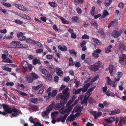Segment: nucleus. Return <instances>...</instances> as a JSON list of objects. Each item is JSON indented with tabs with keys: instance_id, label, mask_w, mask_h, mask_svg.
Instances as JSON below:
<instances>
[{
	"instance_id": "c756f323",
	"label": "nucleus",
	"mask_w": 126,
	"mask_h": 126,
	"mask_svg": "<svg viewBox=\"0 0 126 126\" xmlns=\"http://www.w3.org/2000/svg\"><path fill=\"white\" fill-rule=\"evenodd\" d=\"M109 14V13L106 10H105L103 12V15L101 16V18H104L106 16L108 15Z\"/></svg>"
},
{
	"instance_id": "423d86ee",
	"label": "nucleus",
	"mask_w": 126,
	"mask_h": 126,
	"mask_svg": "<svg viewBox=\"0 0 126 126\" xmlns=\"http://www.w3.org/2000/svg\"><path fill=\"white\" fill-rule=\"evenodd\" d=\"M10 113L11 114V116L12 117L17 116L19 114V112L18 111L17 109L14 108L12 109V111Z\"/></svg>"
},
{
	"instance_id": "f257e3e1",
	"label": "nucleus",
	"mask_w": 126,
	"mask_h": 126,
	"mask_svg": "<svg viewBox=\"0 0 126 126\" xmlns=\"http://www.w3.org/2000/svg\"><path fill=\"white\" fill-rule=\"evenodd\" d=\"M69 90L68 87L66 88L63 92V94H60L56 97L57 99H61L60 103L62 105H63L66 104L67 102V96L65 95L67 93Z\"/></svg>"
},
{
	"instance_id": "f3484780",
	"label": "nucleus",
	"mask_w": 126,
	"mask_h": 126,
	"mask_svg": "<svg viewBox=\"0 0 126 126\" xmlns=\"http://www.w3.org/2000/svg\"><path fill=\"white\" fill-rule=\"evenodd\" d=\"M104 120L106 121L108 124L111 123L115 120L114 118L113 117H110Z\"/></svg>"
},
{
	"instance_id": "09e8293b",
	"label": "nucleus",
	"mask_w": 126,
	"mask_h": 126,
	"mask_svg": "<svg viewBox=\"0 0 126 126\" xmlns=\"http://www.w3.org/2000/svg\"><path fill=\"white\" fill-rule=\"evenodd\" d=\"M36 52L37 53H41L43 52V50L42 49H37L36 50Z\"/></svg>"
},
{
	"instance_id": "338daca9",
	"label": "nucleus",
	"mask_w": 126,
	"mask_h": 126,
	"mask_svg": "<svg viewBox=\"0 0 126 126\" xmlns=\"http://www.w3.org/2000/svg\"><path fill=\"white\" fill-rule=\"evenodd\" d=\"M14 22L16 23L17 24H22V21L18 19H16L15 20Z\"/></svg>"
},
{
	"instance_id": "f03ea898",
	"label": "nucleus",
	"mask_w": 126,
	"mask_h": 126,
	"mask_svg": "<svg viewBox=\"0 0 126 126\" xmlns=\"http://www.w3.org/2000/svg\"><path fill=\"white\" fill-rule=\"evenodd\" d=\"M71 103V102L69 101L66 104V107L67 108L66 109L64 110L63 108H62L60 110L59 112L62 114L65 113L68 114L71 111V110L73 108V105H69V104Z\"/></svg>"
},
{
	"instance_id": "9d476101",
	"label": "nucleus",
	"mask_w": 126,
	"mask_h": 126,
	"mask_svg": "<svg viewBox=\"0 0 126 126\" xmlns=\"http://www.w3.org/2000/svg\"><path fill=\"white\" fill-rule=\"evenodd\" d=\"M88 68L89 69L93 71H97L99 69V67L95 63L89 66Z\"/></svg>"
},
{
	"instance_id": "3c124183",
	"label": "nucleus",
	"mask_w": 126,
	"mask_h": 126,
	"mask_svg": "<svg viewBox=\"0 0 126 126\" xmlns=\"http://www.w3.org/2000/svg\"><path fill=\"white\" fill-rule=\"evenodd\" d=\"M116 85L117 83L115 81H112V82L111 83V86L113 87H116Z\"/></svg>"
},
{
	"instance_id": "a19ab883",
	"label": "nucleus",
	"mask_w": 126,
	"mask_h": 126,
	"mask_svg": "<svg viewBox=\"0 0 126 126\" xmlns=\"http://www.w3.org/2000/svg\"><path fill=\"white\" fill-rule=\"evenodd\" d=\"M49 4L52 7H54L56 6V3L54 2H49Z\"/></svg>"
},
{
	"instance_id": "72a5a7b5",
	"label": "nucleus",
	"mask_w": 126,
	"mask_h": 126,
	"mask_svg": "<svg viewBox=\"0 0 126 126\" xmlns=\"http://www.w3.org/2000/svg\"><path fill=\"white\" fill-rule=\"evenodd\" d=\"M19 9L22 11H26L27 9V8L26 7L24 6L23 5H20Z\"/></svg>"
},
{
	"instance_id": "473e14b6",
	"label": "nucleus",
	"mask_w": 126,
	"mask_h": 126,
	"mask_svg": "<svg viewBox=\"0 0 126 126\" xmlns=\"http://www.w3.org/2000/svg\"><path fill=\"white\" fill-rule=\"evenodd\" d=\"M111 0H106L105 1V4L106 6H108L109 5L111 2Z\"/></svg>"
},
{
	"instance_id": "f704fd0d",
	"label": "nucleus",
	"mask_w": 126,
	"mask_h": 126,
	"mask_svg": "<svg viewBox=\"0 0 126 126\" xmlns=\"http://www.w3.org/2000/svg\"><path fill=\"white\" fill-rule=\"evenodd\" d=\"M89 102L90 103L92 104L95 102L94 99L93 97H90L89 99Z\"/></svg>"
},
{
	"instance_id": "dca6fc26",
	"label": "nucleus",
	"mask_w": 126,
	"mask_h": 126,
	"mask_svg": "<svg viewBox=\"0 0 126 126\" xmlns=\"http://www.w3.org/2000/svg\"><path fill=\"white\" fill-rule=\"evenodd\" d=\"M118 48L121 51L124 50H125L126 47L123 43H121L119 45Z\"/></svg>"
},
{
	"instance_id": "20e7f679",
	"label": "nucleus",
	"mask_w": 126,
	"mask_h": 126,
	"mask_svg": "<svg viewBox=\"0 0 126 126\" xmlns=\"http://www.w3.org/2000/svg\"><path fill=\"white\" fill-rule=\"evenodd\" d=\"M57 92L56 90H54L53 91L52 94L51 92H50L47 94L46 95L44 96V98L47 99H48L50 98V96L52 97H54L56 95Z\"/></svg>"
},
{
	"instance_id": "864d4df0",
	"label": "nucleus",
	"mask_w": 126,
	"mask_h": 126,
	"mask_svg": "<svg viewBox=\"0 0 126 126\" xmlns=\"http://www.w3.org/2000/svg\"><path fill=\"white\" fill-rule=\"evenodd\" d=\"M87 100V98H84L83 100L81 102V104H85V105L86 104Z\"/></svg>"
},
{
	"instance_id": "5701e85b",
	"label": "nucleus",
	"mask_w": 126,
	"mask_h": 126,
	"mask_svg": "<svg viewBox=\"0 0 126 126\" xmlns=\"http://www.w3.org/2000/svg\"><path fill=\"white\" fill-rule=\"evenodd\" d=\"M43 84H41L36 86H32V89L34 90H37L43 86Z\"/></svg>"
},
{
	"instance_id": "bb28decb",
	"label": "nucleus",
	"mask_w": 126,
	"mask_h": 126,
	"mask_svg": "<svg viewBox=\"0 0 126 126\" xmlns=\"http://www.w3.org/2000/svg\"><path fill=\"white\" fill-rule=\"evenodd\" d=\"M41 71L42 73L46 76L49 73L47 70L45 69H43L41 70Z\"/></svg>"
},
{
	"instance_id": "412c9836",
	"label": "nucleus",
	"mask_w": 126,
	"mask_h": 126,
	"mask_svg": "<svg viewBox=\"0 0 126 126\" xmlns=\"http://www.w3.org/2000/svg\"><path fill=\"white\" fill-rule=\"evenodd\" d=\"M26 79V81L28 83H32L33 81V80L31 77L29 76H25Z\"/></svg>"
},
{
	"instance_id": "ea45409f",
	"label": "nucleus",
	"mask_w": 126,
	"mask_h": 126,
	"mask_svg": "<svg viewBox=\"0 0 126 126\" xmlns=\"http://www.w3.org/2000/svg\"><path fill=\"white\" fill-rule=\"evenodd\" d=\"M49 112L48 111H47V110L46 111H44L42 113V116L43 117H45L48 115V113Z\"/></svg>"
},
{
	"instance_id": "a878e982",
	"label": "nucleus",
	"mask_w": 126,
	"mask_h": 126,
	"mask_svg": "<svg viewBox=\"0 0 126 126\" xmlns=\"http://www.w3.org/2000/svg\"><path fill=\"white\" fill-rule=\"evenodd\" d=\"M33 64L34 65H36L37 63L39 65L41 64V63L40 61V60L36 58L34 59L33 60Z\"/></svg>"
},
{
	"instance_id": "4d7b16f0",
	"label": "nucleus",
	"mask_w": 126,
	"mask_h": 126,
	"mask_svg": "<svg viewBox=\"0 0 126 126\" xmlns=\"http://www.w3.org/2000/svg\"><path fill=\"white\" fill-rule=\"evenodd\" d=\"M106 78L108 80V84L110 85H111V83L112 82V81L111 80V79L109 77H107Z\"/></svg>"
},
{
	"instance_id": "aec40b11",
	"label": "nucleus",
	"mask_w": 126,
	"mask_h": 126,
	"mask_svg": "<svg viewBox=\"0 0 126 126\" xmlns=\"http://www.w3.org/2000/svg\"><path fill=\"white\" fill-rule=\"evenodd\" d=\"M118 76L117 78H115L114 80L115 81H119L120 80V78L122 77L123 75L122 73L120 72H118Z\"/></svg>"
},
{
	"instance_id": "de8ad7c7",
	"label": "nucleus",
	"mask_w": 126,
	"mask_h": 126,
	"mask_svg": "<svg viewBox=\"0 0 126 126\" xmlns=\"http://www.w3.org/2000/svg\"><path fill=\"white\" fill-rule=\"evenodd\" d=\"M36 45L39 47H43L42 44L39 42L38 41H36Z\"/></svg>"
},
{
	"instance_id": "2f4dec72",
	"label": "nucleus",
	"mask_w": 126,
	"mask_h": 126,
	"mask_svg": "<svg viewBox=\"0 0 126 126\" xmlns=\"http://www.w3.org/2000/svg\"><path fill=\"white\" fill-rule=\"evenodd\" d=\"M28 47V46L25 44H19V48H25L27 47Z\"/></svg>"
},
{
	"instance_id": "603ef678",
	"label": "nucleus",
	"mask_w": 126,
	"mask_h": 126,
	"mask_svg": "<svg viewBox=\"0 0 126 126\" xmlns=\"http://www.w3.org/2000/svg\"><path fill=\"white\" fill-rule=\"evenodd\" d=\"M69 51L71 54H73L75 55H76L77 54V52L75 51L74 49L70 50Z\"/></svg>"
},
{
	"instance_id": "b1692460",
	"label": "nucleus",
	"mask_w": 126,
	"mask_h": 126,
	"mask_svg": "<svg viewBox=\"0 0 126 126\" xmlns=\"http://www.w3.org/2000/svg\"><path fill=\"white\" fill-rule=\"evenodd\" d=\"M30 76L33 80L39 78V76L37 74L34 73H32Z\"/></svg>"
},
{
	"instance_id": "69168bd1",
	"label": "nucleus",
	"mask_w": 126,
	"mask_h": 126,
	"mask_svg": "<svg viewBox=\"0 0 126 126\" xmlns=\"http://www.w3.org/2000/svg\"><path fill=\"white\" fill-rule=\"evenodd\" d=\"M92 56L94 57L97 58L99 57V55L98 54L94 52L93 53Z\"/></svg>"
},
{
	"instance_id": "6e6552de",
	"label": "nucleus",
	"mask_w": 126,
	"mask_h": 126,
	"mask_svg": "<svg viewBox=\"0 0 126 126\" xmlns=\"http://www.w3.org/2000/svg\"><path fill=\"white\" fill-rule=\"evenodd\" d=\"M68 115V114H65L64 116H62L60 117L59 118H58L57 119V121L58 122L61 121L62 122H64L67 118V117Z\"/></svg>"
},
{
	"instance_id": "4be33fe9",
	"label": "nucleus",
	"mask_w": 126,
	"mask_h": 126,
	"mask_svg": "<svg viewBox=\"0 0 126 126\" xmlns=\"http://www.w3.org/2000/svg\"><path fill=\"white\" fill-rule=\"evenodd\" d=\"M109 72L111 76L113 75V74L112 72L113 70V65H110L109 67Z\"/></svg>"
},
{
	"instance_id": "ddd939ff",
	"label": "nucleus",
	"mask_w": 126,
	"mask_h": 126,
	"mask_svg": "<svg viewBox=\"0 0 126 126\" xmlns=\"http://www.w3.org/2000/svg\"><path fill=\"white\" fill-rule=\"evenodd\" d=\"M120 110L119 109L115 110L113 111L110 110L109 111V113L110 115H114L120 113Z\"/></svg>"
},
{
	"instance_id": "c03bdc74",
	"label": "nucleus",
	"mask_w": 126,
	"mask_h": 126,
	"mask_svg": "<svg viewBox=\"0 0 126 126\" xmlns=\"http://www.w3.org/2000/svg\"><path fill=\"white\" fill-rule=\"evenodd\" d=\"M3 62H7L8 63H12V61L9 58H6L4 61H2Z\"/></svg>"
},
{
	"instance_id": "13d9d810",
	"label": "nucleus",
	"mask_w": 126,
	"mask_h": 126,
	"mask_svg": "<svg viewBox=\"0 0 126 126\" xmlns=\"http://www.w3.org/2000/svg\"><path fill=\"white\" fill-rule=\"evenodd\" d=\"M98 79V76H96L95 77V78H94L92 79L91 80V82H94L95 81L97 80V79Z\"/></svg>"
},
{
	"instance_id": "4c0bfd02",
	"label": "nucleus",
	"mask_w": 126,
	"mask_h": 126,
	"mask_svg": "<svg viewBox=\"0 0 126 126\" xmlns=\"http://www.w3.org/2000/svg\"><path fill=\"white\" fill-rule=\"evenodd\" d=\"M16 90V91L18 92V93L21 95L24 96H26L27 95V94L23 92H22L21 91L17 90Z\"/></svg>"
},
{
	"instance_id": "7ed1b4c3",
	"label": "nucleus",
	"mask_w": 126,
	"mask_h": 126,
	"mask_svg": "<svg viewBox=\"0 0 126 126\" xmlns=\"http://www.w3.org/2000/svg\"><path fill=\"white\" fill-rule=\"evenodd\" d=\"M19 44L17 41H13L10 43L11 45L8 47L14 48H18Z\"/></svg>"
},
{
	"instance_id": "0eeeda50",
	"label": "nucleus",
	"mask_w": 126,
	"mask_h": 126,
	"mask_svg": "<svg viewBox=\"0 0 126 126\" xmlns=\"http://www.w3.org/2000/svg\"><path fill=\"white\" fill-rule=\"evenodd\" d=\"M23 33L21 32H18L17 34V36L19 40L22 41L26 39V37L23 35Z\"/></svg>"
},
{
	"instance_id": "58836bf2",
	"label": "nucleus",
	"mask_w": 126,
	"mask_h": 126,
	"mask_svg": "<svg viewBox=\"0 0 126 126\" xmlns=\"http://www.w3.org/2000/svg\"><path fill=\"white\" fill-rule=\"evenodd\" d=\"M102 113L101 112H99L96 113V115L95 116V119H96L98 117L101 115Z\"/></svg>"
},
{
	"instance_id": "7c9ffc66",
	"label": "nucleus",
	"mask_w": 126,
	"mask_h": 126,
	"mask_svg": "<svg viewBox=\"0 0 126 126\" xmlns=\"http://www.w3.org/2000/svg\"><path fill=\"white\" fill-rule=\"evenodd\" d=\"M92 39L98 45H100L101 43L96 38H92Z\"/></svg>"
},
{
	"instance_id": "e2e57ef3",
	"label": "nucleus",
	"mask_w": 126,
	"mask_h": 126,
	"mask_svg": "<svg viewBox=\"0 0 126 126\" xmlns=\"http://www.w3.org/2000/svg\"><path fill=\"white\" fill-rule=\"evenodd\" d=\"M72 20L73 21H75L77 22L78 20V17L77 16H75L72 17Z\"/></svg>"
},
{
	"instance_id": "0e129e2a",
	"label": "nucleus",
	"mask_w": 126,
	"mask_h": 126,
	"mask_svg": "<svg viewBox=\"0 0 126 126\" xmlns=\"http://www.w3.org/2000/svg\"><path fill=\"white\" fill-rule=\"evenodd\" d=\"M91 24L92 25H93L96 28H97L98 26L97 24L95 21L93 22H92L91 23Z\"/></svg>"
},
{
	"instance_id": "cd10ccee",
	"label": "nucleus",
	"mask_w": 126,
	"mask_h": 126,
	"mask_svg": "<svg viewBox=\"0 0 126 126\" xmlns=\"http://www.w3.org/2000/svg\"><path fill=\"white\" fill-rule=\"evenodd\" d=\"M62 106L61 104L60 103V104L59 103L56 104L54 106V108L56 110H58L61 107V106Z\"/></svg>"
},
{
	"instance_id": "f8f14e48",
	"label": "nucleus",
	"mask_w": 126,
	"mask_h": 126,
	"mask_svg": "<svg viewBox=\"0 0 126 126\" xmlns=\"http://www.w3.org/2000/svg\"><path fill=\"white\" fill-rule=\"evenodd\" d=\"M121 34V33L120 32L116 30L113 31L112 33V36L115 38L118 37Z\"/></svg>"
},
{
	"instance_id": "e433bc0d",
	"label": "nucleus",
	"mask_w": 126,
	"mask_h": 126,
	"mask_svg": "<svg viewBox=\"0 0 126 126\" xmlns=\"http://www.w3.org/2000/svg\"><path fill=\"white\" fill-rule=\"evenodd\" d=\"M30 108L34 111L37 110H38V108L36 106H30Z\"/></svg>"
},
{
	"instance_id": "774afa93",
	"label": "nucleus",
	"mask_w": 126,
	"mask_h": 126,
	"mask_svg": "<svg viewBox=\"0 0 126 126\" xmlns=\"http://www.w3.org/2000/svg\"><path fill=\"white\" fill-rule=\"evenodd\" d=\"M53 57V56L52 55H48L46 56V58L48 59H51Z\"/></svg>"
},
{
	"instance_id": "49530a36",
	"label": "nucleus",
	"mask_w": 126,
	"mask_h": 126,
	"mask_svg": "<svg viewBox=\"0 0 126 126\" xmlns=\"http://www.w3.org/2000/svg\"><path fill=\"white\" fill-rule=\"evenodd\" d=\"M48 79L50 80L52 79V78L51 75L49 73L46 76Z\"/></svg>"
},
{
	"instance_id": "2eb2a0df",
	"label": "nucleus",
	"mask_w": 126,
	"mask_h": 126,
	"mask_svg": "<svg viewBox=\"0 0 126 126\" xmlns=\"http://www.w3.org/2000/svg\"><path fill=\"white\" fill-rule=\"evenodd\" d=\"M21 65L25 70L27 69L29 64L27 62L25 61H23L21 63Z\"/></svg>"
},
{
	"instance_id": "a18cd8bd",
	"label": "nucleus",
	"mask_w": 126,
	"mask_h": 126,
	"mask_svg": "<svg viewBox=\"0 0 126 126\" xmlns=\"http://www.w3.org/2000/svg\"><path fill=\"white\" fill-rule=\"evenodd\" d=\"M31 102L34 103H36L37 101V99L35 98H32L31 99Z\"/></svg>"
},
{
	"instance_id": "8fccbe9b",
	"label": "nucleus",
	"mask_w": 126,
	"mask_h": 126,
	"mask_svg": "<svg viewBox=\"0 0 126 126\" xmlns=\"http://www.w3.org/2000/svg\"><path fill=\"white\" fill-rule=\"evenodd\" d=\"M85 63H87L88 64H90L91 63V61L90 60L89 58H87L85 60Z\"/></svg>"
},
{
	"instance_id": "4468645a",
	"label": "nucleus",
	"mask_w": 126,
	"mask_h": 126,
	"mask_svg": "<svg viewBox=\"0 0 126 126\" xmlns=\"http://www.w3.org/2000/svg\"><path fill=\"white\" fill-rule=\"evenodd\" d=\"M72 114L70 115L67 118V119L69 120L70 122H71L75 119V118L77 116V114H76L75 115H73V112H72Z\"/></svg>"
},
{
	"instance_id": "6e6d98bb",
	"label": "nucleus",
	"mask_w": 126,
	"mask_h": 126,
	"mask_svg": "<svg viewBox=\"0 0 126 126\" xmlns=\"http://www.w3.org/2000/svg\"><path fill=\"white\" fill-rule=\"evenodd\" d=\"M82 90V89H78L76 90L75 91V93L76 94H77L80 93Z\"/></svg>"
},
{
	"instance_id": "1a4fd4ad",
	"label": "nucleus",
	"mask_w": 126,
	"mask_h": 126,
	"mask_svg": "<svg viewBox=\"0 0 126 126\" xmlns=\"http://www.w3.org/2000/svg\"><path fill=\"white\" fill-rule=\"evenodd\" d=\"M120 59L119 60V62L122 65H123L124 64V62H126V61H124V59H126V55L124 54H122L120 55Z\"/></svg>"
},
{
	"instance_id": "bf43d9fd",
	"label": "nucleus",
	"mask_w": 126,
	"mask_h": 126,
	"mask_svg": "<svg viewBox=\"0 0 126 126\" xmlns=\"http://www.w3.org/2000/svg\"><path fill=\"white\" fill-rule=\"evenodd\" d=\"M101 50L99 49H97L94 51V52L97 53H100L101 52Z\"/></svg>"
},
{
	"instance_id": "393cba45",
	"label": "nucleus",
	"mask_w": 126,
	"mask_h": 126,
	"mask_svg": "<svg viewBox=\"0 0 126 126\" xmlns=\"http://www.w3.org/2000/svg\"><path fill=\"white\" fill-rule=\"evenodd\" d=\"M1 68L3 70H5L7 71L11 72V68L5 66H2Z\"/></svg>"
},
{
	"instance_id": "a211bd4d",
	"label": "nucleus",
	"mask_w": 126,
	"mask_h": 126,
	"mask_svg": "<svg viewBox=\"0 0 126 126\" xmlns=\"http://www.w3.org/2000/svg\"><path fill=\"white\" fill-rule=\"evenodd\" d=\"M56 71L58 75L59 76H62L63 74V72L60 68L57 67L56 68Z\"/></svg>"
},
{
	"instance_id": "c9c22d12",
	"label": "nucleus",
	"mask_w": 126,
	"mask_h": 126,
	"mask_svg": "<svg viewBox=\"0 0 126 126\" xmlns=\"http://www.w3.org/2000/svg\"><path fill=\"white\" fill-rule=\"evenodd\" d=\"M60 19L62 22L63 24H67L68 23V22L64 18L62 17H60Z\"/></svg>"
},
{
	"instance_id": "6ab92c4d",
	"label": "nucleus",
	"mask_w": 126,
	"mask_h": 126,
	"mask_svg": "<svg viewBox=\"0 0 126 126\" xmlns=\"http://www.w3.org/2000/svg\"><path fill=\"white\" fill-rule=\"evenodd\" d=\"M58 48L61 51H66L67 50V47L64 46H62L59 45L58 46Z\"/></svg>"
},
{
	"instance_id": "c85d7f7f",
	"label": "nucleus",
	"mask_w": 126,
	"mask_h": 126,
	"mask_svg": "<svg viewBox=\"0 0 126 126\" xmlns=\"http://www.w3.org/2000/svg\"><path fill=\"white\" fill-rule=\"evenodd\" d=\"M95 87H93L89 89L88 91L86 93L87 94V95H88V98L90 94H90V92H91L94 89Z\"/></svg>"
},
{
	"instance_id": "9b49d317",
	"label": "nucleus",
	"mask_w": 126,
	"mask_h": 126,
	"mask_svg": "<svg viewBox=\"0 0 126 126\" xmlns=\"http://www.w3.org/2000/svg\"><path fill=\"white\" fill-rule=\"evenodd\" d=\"M126 122V116L121 117L118 124V126H122L123 124H125Z\"/></svg>"
},
{
	"instance_id": "5fc2aeb1",
	"label": "nucleus",
	"mask_w": 126,
	"mask_h": 126,
	"mask_svg": "<svg viewBox=\"0 0 126 126\" xmlns=\"http://www.w3.org/2000/svg\"><path fill=\"white\" fill-rule=\"evenodd\" d=\"M89 37L86 34L84 35L82 37V39H89Z\"/></svg>"
},
{
	"instance_id": "052dcab7",
	"label": "nucleus",
	"mask_w": 126,
	"mask_h": 126,
	"mask_svg": "<svg viewBox=\"0 0 126 126\" xmlns=\"http://www.w3.org/2000/svg\"><path fill=\"white\" fill-rule=\"evenodd\" d=\"M86 42L84 40L83 41L81 42L80 44V46L81 47H82L83 46L85 45L86 43Z\"/></svg>"
},
{
	"instance_id": "680f3d73",
	"label": "nucleus",
	"mask_w": 126,
	"mask_h": 126,
	"mask_svg": "<svg viewBox=\"0 0 126 126\" xmlns=\"http://www.w3.org/2000/svg\"><path fill=\"white\" fill-rule=\"evenodd\" d=\"M75 66L77 67H79L81 65L80 64L79 62H75Z\"/></svg>"
},
{
	"instance_id": "37998d69",
	"label": "nucleus",
	"mask_w": 126,
	"mask_h": 126,
	"mask_svg": "<svg viewBox=\"0 0 126 126\" xmlns=\"http://www.w3.org/2000/svg\"><path fill=\"white\" fill-rule=\"evenodd\" d=\"M1 3L2 4L8 7H10L11 6V5L9 3H6L4 2H2Z\"/></svg>"
},
{
	"instance_id": "39448f33",
	"label": "nucleus",
	"mask_w": 126,
	"mask_h": 126,
	"mask_svg": "<svg viewBox=\"0 0 126 126\" xmlns=\"http://www.w3.org/2000/svg\"><path fill=\"white\" fill-rule=\"evenodd\" d=\"M3 106V109L5 111V112L8 113H11L12 111V109L7 105L5 104Z\"/></svg>"
},
{
	"instance_id": "79ce46f5",
	"label": "nucleus",
	"mask_w": 126,
	"mask_h": 126,
	"mask_svg": "<svg viewBox=\"0 0 126 126\" xmlns=\"http://www.w3.org/2000/svg\"><path fill=\"white\" fill-rule=\"evenodd\" d=\"M95 7L94 6H93L92 7V9L91 11V13L92 16L94 15V11Z\"/></svg>"
}]
</instances>
